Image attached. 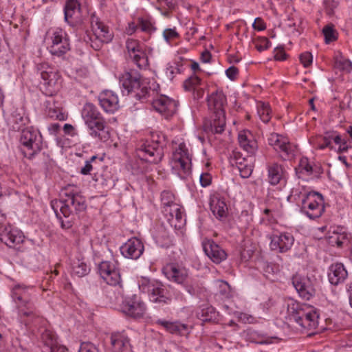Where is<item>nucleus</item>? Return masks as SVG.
<instances>
[{"mask_svg": "<svg viewBox=\"0 0 352 352\" xmlns=\"http://www.w3.org/2000/svg\"><path fill=\"white\" fill-rule=\"evenodd\" d=\"M163 36L166 42L170 43L179 38V34L176 31L175 28H168L164 30L163 32Z\"/></svg>", "mask_w": 352, "mask_h": 352, "instance_id": "49530a36", "label": "nucleus"}, {"mask_svg": "<svg viewBox=\"0 0 352 352\" xmlns=\"http://www.w3.org/2000/svg\"><path fill=\"white\" fill-rule=\"evenodd\" d=\"M89 272V268L86 263L77 261L73 264L72 273L78 277L87 275Z\"/></svg>", "mask_w": 352, "mask_h": 352, "instance_id": "79ce46f5", "label": "nucleus"}, {"mask_svg": "<svg viewBox=\"0 0 352 352\" xmlns=\"http://www.w3.org/2000/svg\"><path fill=\"white\" fill-rule=\"evenodd\" d=\"M139 28L138 22H131L128 24V26L126 28V33L129 35H131L135 32V31Z\"/></svg>", "mask_w": 352, "mask_h": 352, "instance_id": "338daca9", "label": "nucleus"}, {"mask_svg": "<svg viewBox=\"0 0 352 352\" xmlns=\"http://www.w3.org/2000/svg\"><path fill=\"white\" fill-rule=\"evenodd\" d=\"M41 338L49 351L58 342L54 333L49 330H45L42 333Z\"/></svg>", "mask_w": 352, "mask_h": 352, "instance_id": "a19ab883", "label": "nucleus"}, {"mask_svg": "<svg viewBox=\"0 0 352 352\" xmlns=\"http://www.w3.org/2000/svg\"><path fill=\"white\" fill-rule=\"evenodd\" d=\"M203 248L206 254L214 263H219L227 257L226 252L212 241H204L203 242Z\"/></svg>", "mask_w": 352, "mask_h": 352, "instance_id": "393cba45", "label": "nucleus"}, {"mask_svg": "<svg viewBox=\"0 0 352 352\" xmlns=\"http://www.w3.org/2000/svg\"><path fill=\"white\" fill-rule=\"evenodd\" d=\"M51 206L56 217L61 219L60 214L65 217H69L74 212L85 210V198L74 190L73 186H68L61 190L60 199L52 200Z\"/></svg>", "mask_w": 352, "mask_h": 352, "instance_id": "f257e3e1", "label": "nucleus"}, {"mask_svg": "<svg viewBox=\"0 0 352 352\" xmlns=\"http://www.w3.org/2000/svg\"><path fill=\"white\" fill-rule=\"evenodd\" d=\"M78 352H99V350L93 343L84 342L80 344Z\"/></svg>", "mask_w": 352, "mask_h": 352, "instance_id": "603ef678", "label": "nucleus"}, {"mask_svg": "<svg viewBox=\"0 0 352 352\" xmlns=\"http://www.w3.org/2000/svg\"><path fill=\"white\" fill-rule=\"evenodd\" d=\"M20 143L25 157L31 158L39 153L44 146L43 137L40 132L32 128L23 129L20 136Z\"/></svg>", "mask_w": 352, "mask_h": 352, "instance_id": "0eeeda50", "label": "nucleus"}, {"mask_svg": "<svg viewBox=\"0 0 352 352\" xmlns=\"http://www.w3.org/2000/svg\"><path fill=\"white\" fill-rule=\"evenodd\" d=\"M126 54L140 68H146L148 65V57L143 50V46L139 41L128 38L126 41Z\"/></svg>", "mask_w": 352, "mask_h": 352, "instance_id": "2eb2a0df", "label": "nucleus"}, {"mask_svg": "<svg viewBox=\"0 0 352 352\" xmlns=\"http://www.w3.org/2000/svg\"><path fill=\"white\" fill-rule=\"evenodd\" d=\"M96 158V156H92L89 161L86 162L85 165L80 170V173L82 175H88L90 173L91 170L93 169L91 162H93Z\"/></svg>", "mask_w": 352, "mask_h": 352, "instance_id": "4d7b16f0", "label": "nucleus"}, {"mask_svg": "<svg viewBox=\"0 0 352 352\" xmlns=\"http://www.w3.org/2000/svg\"><path fill=\"white\" fill-rule=\"evenodd\" d=\"M28 118L25 116V113L21 109L13 111L8 120L10 129L14 131H22V130L24 129L23 127L28 124Z\"/></svg>", "mask_w": 352, "mask_h": 352, "instance_id": "cd10ccee", "label": "nucleus"}, {"mask_svg": "<svg viewBox=\"0 0 352 352\" xmlns=\"http://www.w3.org/2000/svg\"><path fill=\"white\" fill-rule=\"evenodd\" d=\"M257 112L261 120L267 123L271 118V109L267 103L259 102L257 104Z\"/></svg>", "mask_w": 352, "mask_h": 352, "instance_id": "ea45409f", "label": "nucleus"}, {"mask_svg": "<svg viewBox=\"0 0 352 352\" xmlns=\"http://www.w3.org/2000/svg\"><path fill=\"white\" fill-rule=\"evenodd\" d=\"M287 318L307 330H315L319 324V314L316 308L289 299L287 301Z\"/></svg>", "mask_w": 352, "mask_h": 352, "instance_id": "f03ea898", "label": "nucleus"}, {"mask_svg": "<svg viewBox=\"0 0 352 352\" xmlns=\"http://www.w3.org/2000/svg\"><path fill=\"white\" fill-rule=\"evenodd\" d=\"M122 312L133 318H140L146 313V305L140 297L133 295L126 298L121 305Z\"/></svg>", "mask_w": 352, "mask_h": 352, "instance_id": "dca6fc26", "label": "nucleus"}, {"mask_svg": "<svg viewBox=\"0 0 352 352\" xmlns=\"http://www.w3.org/2000/svg\"><path fill=\"white\" fill-rule=\"evenodd\" d=\"M170 165L173 171L181 178H185L190 173L191 157L185 144H179L173 152Z\"/></svg>", "mask_w": 352, "mask_h": 352, "instance_id": "9b49d317", "label": "nucleus"}, {"mask_svg": "<svg viewBox=\"0 0 352 352\" xmlns=\"http://www.w3.org/2000/svg\"><path fill=\"white\" fill-rule=\"evenodd\" d=\"M270 146L280 154L283 160L289 159L294 155V146L289 142L287 138L278 133H271L267 139Z\"/></svg>", "mask_w": 352, "mask_h": 352, "instance_id": "4468645a", "label": "nucleus"}, {"mask_svg": "<svg viewBox=\"0 0 352 352\" xmlns=\"http://www.w3.org/2000/svg\"><path fill=\"white\" fill-rule=\"evenodd\" d=\"M301 209L311 219L321 217L324 211L323 197L316 192L307 193L302 199Z\"/></svg>", "mask_w": 352, "mask_h": 352, "instance_id": "f8f14e48", "label": "nucleus"}, {"mask_svg": "<svg viewBox=\"0 0 352 352\" xmlns=\"http://www.w3.org/2000/svg\"><path fill=\"white\" fill-rule=\"evenodd\" d=\"M138 27L142 32L149 33L153 30V26L149 21L144 19L142 18H138Z\"/></svg>", "mask_w": 352, "mask_h": 352, "instance_id": "3c124183", "label": "nucleus"}, {"mask_svg": "<svg viewBox=\"0 0 352 352\" xmlns=\"http://www.w3.org/2000/svg\"><path fill=\"white\" fill-rule=\"evenodd\" d=\"M36 68L43 81L45 94L48 96L54 95L59 89L61 84L58 70L47 63L38 64Z\"/></svg>", "mask_w": 352, "mask_h": 352, "instance_id": "9d476101", "label": "nucleus"}, {"mask_svg": "<svg viewBox=\"0 0 352 352\" xmlns=\"http://www.w3.org/2000/svg\"><path fill=\"white\" fill-rule=\"evenodd\" d=\"M5 221V214L0 212V241L10 248H16L24 241L25 236L19 229L3 226Z\"/></svg>", "mask_w": 352, "mask_h": 352, "instance_id": "ddd939ff", "label": "nucleus"}, {"mask_svg": "<svg viewBox=\"0 0 352 352\" xmlns=\"http://www.w3.org/2000/svg\"><path fill=\"white\" fill-rule=\"evenodd\" d=\"M216 284L219 289L217 295H219L221 299H229L233 297L234 292L227 282L219 280Z\"/></svg>", "mask_w": 352, "mask_h": 352, "instance_id": "4c0bfd02", "label": "nucleus"}, {"mask_svg": "<svg viewBox=\"0 0 352 352\" xmlns=\"http://www.w3.org/2000/svg\"><path fill=\"white\" fill-rule=\"evenodd\" d=\"M207 102L208 109L212 115L209 125L205 124V127L212 133L221 134L226 128V96L221 91H217L208 96Z\"/></svg>", "mask_w": 352, "mask_h": 352, "instance_id": "20e7f679", "label": "nucleus"}, {"mask_svg": "<svg viewBox=\"0 0 352 352\" xmlns=\"http://www.w3.org/2000/svg\"><path fill=\"white\" fill-rule=\"evenodd\" d=\"M212 177L211 175L208 173H202L200 175V183L202 186L206 187L210 184L211 183Z\"/></svg>", "mask_w": 352, "mask_h": 352, "instance_id": "680f3d73", "label": "nucleus"}, {"mask_svg": "<svg viewBox=\"0 0 352 352\" xmlns=\"http://www.w3.org/2000/svg\"><path fill=\"white\" fill-rule=\"evenodd\" d=\"M45 39L52 55L61 56L70 50L68 36L61 28H50L46 33Z\"/></svg>", "mask_w": 352, "mask_h": 352, "instance_id": "6e6552de", "label": "nucleus"}, {"mask_svg": "<svg viewBox=\"0 0 352 352\" xmlns=\"http://www.w3.org/2000/svg\"><path fill=\"white\" fill-rule=\"evenodd\" d=\"M201 85V79L197 76H192L187 79L184 84V89L186 91H192L199 87Z\"/></svg>", "mask_w": 352, "mask_h": 352, "instance_id": "c03bdc74", "label": "nucleus"}, {"mask_svg": "<svg viewBox=\"0 0 352 352\" xmlns=\"http://www.w3.org/2000/svg\"><path fill=\"white\" fill-rule=\"evenodd\" d=\"M120 82L127 94L134 92L139 98L154 95L159 87L155 81L142 79L140 74L134 71L124 72L120 78Z\"/></svg>", "mask_w": 352, "mask_h": 352, "instance_id": "7ed1b4c3", "label": "nucleus"}, {"mask_svg": "<svg viewBox=\"0 0 352 352\" xmlns=\"http://www.w3.org/2000/svg\"><path fill=\"white\" fill-rule=\"evenodd\" d=\"M174 195L169 191H163L161 195V199L164 206H167L175 204Z\"/></svg>", "mask_w": 352, "mask_h": 352, "instance_id": "864d4df0", "label": "nucleus"}, {"mask_svg": "<svg viewBox=\"0 0 352 352\" xmlns=\"http://www.w3.org/2000/svg\"><path fill=\"white\" fill-rule=\"evenodd\" d=\"M101 278L110 285H120L121 277L117 264L113 261H102L98 265Z\"/></svg>", "mask_w": 352, "mask_h": 352, "instance_id": "f3484780", "label": "nucleus"}, {"mask_svg": "<svg viewBox=\"0 0 352 352\" xmlns=\"http://www.w3.org/2000/svg\"><path fill=\"white\" fill-rule=\"evenodd\" d=\"M85 124L89 129L91 136L98 138L103 142H106L110 138L109 128L106 126L102 116Z\"/></svg>", "mask_w": 352, "mask_h": 352, "instance_id": "aec40b11", "label": "nucleus"}, {"mask_svg": "<svg viewBox=\"0 0 352 352\" xmlns=\"http://www.w3.org/2000/svg\"><path fill=\"white\" fill-rule=\"evenodd\" d=\"M165 145V137L162 134L153 133L151 142L146 141L137 149V156L143 161L157 164L164 156Z\"/></svg>", "mask_w": 352, "mask_h": 352, "instance_id": "423d86ee", "label": "nucleus"}, {"mask_svg": "<svg viewBox=\"0 0 352 352\" xmlns=\"http://www.w3.org/2000/svg\"><path fill=\"white\" fill-rule=\"evenodd\" d=\"M249 338L248 339L253 342L258 344H266L267 343L263 338H261L256 331L250 330L248 331Z\"/></svg>", "mask_w": 352, "mask_h": 352, "instance_id": "6e6d98bb", "label": "nucleus"}, {"mask_svg": "<svg viewBox=\"0 0 352 352\" xmlns=\"http://www.w3.org/2000/svg\"><path fill=\"white\" fill-rule=\"evenodd\" d=\"M300 60L305 67H308L313 61L312 54L309 52H304L300 54Z\"/></svg>", "mask_w": 352, "mask_h": 352, "instance_id": "5fc2aeb1", "label": "nucleus"}, {"mask_svg": "<svg viewBox=\"0 0 352 352\" xmlns=\"http://www.w3.org/2000/svg\"><path fill=\"white\" fill-rule=\"evenodd\" d=\"M80 3L78 0H67L65 6V19L69 23L78 20L80 16Z\"/></svg>", "mask_w": 352, "mask_h": 352, "instance_id": "473e14b6", "label": "nucleus"}, {"mask_svg": "<svg viewBox=\"0 0 352 352\" xmlns=\"http://www.w3.org/2000/svg\"><path fill=\"white\" fill-rule=\"evenodd\" d=\"M182 285H184L186 291L190 295L194 296L197 294L199 292V287L195 282L190 280L189 277L188 278L186 282Z\"/></svg>", "mask_w": 352, "mask_h": 352, "instance_id": "a18cd8bd", "label": "nucleus"}, {"mask_svg": "<svg viewBox=\"0 0 352 352\" xmlns=\"http://www.w3.org/2000/svg\"><path fill=\"white\" fill-rule=\"evenodd\" d=\"M163 273L170 281L184 284L189 277L188 270L177 263H168L163 267Z\"/></svg>", "mask_w": 352, "mask_h": 352, "instance_id": "6ab92c4d", "label": "nucleus"}, {"mask_svg": "<svg viewBox=\"0 0 352 352\" xmlns=\"http://www.w3.org/2000/svg\"><path fill=\"white\" fill-rule=\"evenodd\" d=\"M322 33L325 38V42L327 43L332 42L337 38V33L336 30L333 28V25H327L324 26L322 30Z\"/></svg>", "mask_w": 352, "mask_h": 352, "instance_id": "37998d69", "label": "nucleus"}, {"mask_svg": "<svg viewBox=\"0 0 352 352\" xmlns=\"http://www.w3.org/2000/svg\"><path fill=\"white\" fill-rule=\"evenodd\" d=\"M120 251L124 257L137 259L142 254L144 245L140 239L133 237L121 246Z\"/></svg>", "mask_w": 352, "mask_h": 352, "instance_id": "4be33fe9", "label": "nucleus"}, {"mask_svg": "<svg viewBox=\"0 0 352 352\" xmlns=\"http://www.w3.org/2000/svg\"><path fill=\"white\" fill-rule=\"evenodd\" d=\"M34 289L21 284L15 285L12 289V297L16 303L21 316L30 318L23 322L25 326L32 322V319L37 317L31 296Z\"/></svg>", "mask_w": 352, "mask_h": 352, "instance_id": "39448f33", "label": "nucleus"}, {"mask_svg": "<svg viewBox=\"0 0 352 352\" xmlns=\"http://www.w3.org/2000/svg\"><path fill=\"white\" fill-rule=\"evenodd\" d=\"M210 206L212 212L217 219H223L227 217L228 206L224 199L214 196L210 199Z\"/></svg>", "mask_w": 352, "mask_h": 352, "instance_id": "7c9ffc66", "label": "nucleus"}, {"mask_svg": "<svg viewBox=\"0 0 352 352\" xmlns=\"http://www.w3.org/2000/svg\"><path fill=\"white\" fill-rule=\"evenodd\" d=\"M158 89L159 87L157 89ZM155 94L157 95L156 98H155L152 102L153 109L164 116L166 118L173 116L177 111V102L166 96H158V91L157 93H155L154 95L151 96H155Z\"/></svg>", "mask_w": 352, "mask_h": 352, "instance_id": "a211bd4d", "label": "nucleus"}, {"mask_svg": "<svg viewBox=\"0 0 352 352\" xmlns=\"http://www.w3.org/2000/svg\"><path fill=\"white\" fill-rule=\"evenodd\" d=\"M253 28L256 30L262 31L265 30L266 25L261 18L258 17L254 20Z\"/></svg>", "mask_w": 352, "mask_h": 352, "instance_id": "e2e57ef3", "label": "nucleus"}, {"mask_svg": "<svg viewBox=\"0 0 352 352\" xmlns=\"http://www.w3.org/2000/svg\"><path fill=\"white\" fill-rule=\"evenodd\" d=\"M81 116L85 123L101 116V114L95 105L90 102H87L81 111Z\"/></svg>", "mask_w": 352, "mask_h": 352, "instance_id": "c9c22d12", "label": "nucleus"}, {"mask_svg": "<svg viewBox=\"0 0 352 352\" xmlns=\"http://www.w3.org/2000/svg\"><path fill=\"white\" fill-rule=\"evenodd\" d=\"M49 352H68L67 349L63 346L59 344L58 342L54 346Z\"/></svg>", "mask_w": 352, "mask_h": 352, "instance_id": "774afa93", "label": "nucleus"}, {"mask_svg": "<svg viewBox=\"0 0 352 352\" xmlns=\"http://www.w3.org/2000/svg\"><path fill=\"white\" fill-rule=\"evenodd\" d=\"M240 146L252 157L258 148V145L253 133L249 130L241 131L238 134Z\"/></svg>", "mask_w": 352, "mask_h": 352, "instance_id": "b1692460", "label": "nucleus"}, {"mask_svg": "<svg viewBox=\"0 0 352 352\" xmlns=\"http://www.w3.org/2000/svg\"><path fill=\"white\" fill-rule=\"evenodd\" d=\"M292 283L303 299L309 300L315 294L312 283L307 277L296 274L292 278Z\"/></svg>", "mask_w": 352, "mask_h": 352, "instance_id": "412c9836", "label": "nucleus"}, {"mask_svg": "<svg viewBox=\"0 0 352 352\" xmlns=\"http://www.w3.org/2000/svg\"><path fill=\"white\" fill-rule=\"evenodd\" d=\"M91 24V33L87 34L84 39L94 50H99L104 43L112 40L113 34L109 32V28L98 18L93 17Z\"/></svg>", "mask_w": 352, "mask_h": 352, "instance_id": "1a4fd4ad", "label": "nucleus"}, {"mask_svg": "<svg viewBox=\"0 0 352 352\" xmlns=\"http://www.w3.org/2000/svg\"><path fill=\"white\" fill-rule=\"evenodd\" d=\"M294 242V238L288 232L274 234L271 237L270 245L272 250H278L280 252H285L291 249Z\"/></svg>", "mask_w": 352, "mask_h": 352, "instance_id": "5701e85b", "label": "nucleus"}, {"mask_svg": "<svg viewBox=\"0 0 352 352\" xmlns=\"http://www.w3.org/2000/svg\"><path fill=\"white\" fill-rule=\"evenodd\" d=\"M138 283L140 288L142 290L143 292L145 293L147 292V289L150 288V286L153 285V284L148 278H141Z\"/></svg>", "mask_w": 352, "mask_h": 352, "instance_id": "13d9d810", "label": "nucleus"}, {"mask_svg": "<svg viewBox=\"0 0 352 352\" xmlns=\"http://www.w3.org/2000/svg\"><path fill=\"white\" fill-rule=\"evenodd\" d=\"M101 107L108 113H113L119 108L118 98L112 91H102L98 97Z\"/></svg>", "mask_w": 352, "mask_h": 352, "instance_id": "a878e982", "label": "nucleus"}, {"mask_svg": "<svg viewBox=\"0 0 352 352\" xmlns=\"http://www.w3.org/2000/svg\"><path fill=\"white\" fill-rule=\"evenodd\" d=\"M146 293L151 294V299L153 302L168 303L170 301V298L164 296V289L162 285L159 284L155 285L153 283V285H151L150 288L147 289Z\"/></svg>", "mask_w": 352, "mask_h": 352, "instance_id": "f704fd0d", "label": "nucleus"}, {"mask_svg": "<svg viewBox=\"0 0 352 352\" xmlns=\"http://www.w3.org/2000/svg\"><path fill=\"white\" fill-rule=\"evenodd\" d=\"M330 239L332 243H335L338 247H341L344 243L345 236L343 234L339 235L336 234L333 236H331Z\"/></svg>", "mask_w": 352, "mask_h": 352, "instance_id": "bf43d9fd", "label": "nucleus"}, {"mask_svg": "<svg viewBox=\"0 0 352 352\" xmlns=\"http://www.w3.org/2000/svg\"><path fill=\"white\" fill-rule=\"evenodd\" d=\"M249 159L241 157L239 153H234V163L238 168L240 175L243 178H248L253 171V157H249Z\"/></svg>", "mask_w": 352, "mask_h": 352, "instance_id": "bb28decb", "label": "nucleus"}, {"mask_svg": "<svg viewBox=\"0 0 352 352\" xmlns=\"http://www.w3.org/2000/svg\"><path fill=\"white\" fill-rule=\"evenodd\" d=\"M164 212L166 216H169L168 220L171 223H173L174 219L177 222H180L182 219L181 208L175 203L167 206H164Z\"/></svg>", "mask_w": 352, "mask_h": 352, "instance_id": "e433bc0d", "label": "nucleus"}, {"mask_svg": "<svg viewBox=\"0 0 352 352\" xmlns=\"http://www.w3.org/2000/svg\"><path fill=\"white\" fill-rule=\"evenodd\" d=\"M270 41L266 37H262L255 41V47L258 51L262 52L270 47Z\"/></svg>", "mask_w": 352, "mask_h": 352, "instance_id": "09e8293b", "label": "nucleus"}, {"mask_svg": "<svg viewBox=\"0 0 352 352\" xmlns=\"http://www.w3.org/2000/svg\"><path fill=\"white\" fill-rule=\"evenodd\" d=\"M212 314H214V309L208 307L202 309L200 312L197 313V316L203 321L210 320L212 318L211 316Z\"/></svg>", "mask_w": 352, "mask_h": 352, "instance_id": "8fccbe9b", "label": "nucleus"}, {"mask_svg": "<svg viewBox=\"0 0 352 352\" xmlns=\"http://www.w3.org/2000/svg\"><path fill=\"white\" fill-rule=\"evenodd\" d=\"M335 67L349 72L352 69V63L339 53L335 58Z\"/></svg>", "mask_w": 352, "mask_h": 352, "instance_id": "58836bf2", "label": "nucleus"}, {"mask_svg": "<svg viewBox=\"0 0 352 352\" xmlns=\"http://www.w3.org/2000/svg\"><path fill=\"white\" fill-rule=\"evenodd\" d=\"M322 140L323 142L318 145V148L324 149L325 148H329L331 150L333 148V146L331 145V137L329 135L324 137Z\"/></svg>", "mask_w": 352, "mask_h": 352, "instance_id": "0e129e2a", "label": "nucleus"}, {"mask_svg": "<svg viewBox=\"0 0 352 352\" xmlns=\"http://www.w3.org/2000/svg\"><path fill=\"white\" fill-rule=\"evenodd\" d=\"M268 181L270 184L275 186L280 182L284 177V171L281 165L272 163L267 167Z\"/></svg>", "mask_w": 352, "mask_h": 352, "instance_id": "72a5a7b5", "label": "nucleus"}, {"mask_svg": "<svg viewBox=\"0 0 352 352\" xmlns=\"http://www.w3.org/2000/svg\"><path fill=\"white\" fill-rule=\"evenodd\" d=\"M111 344L116 352H131L129 340L123 333H112L111 336Z\"/></svg>", "mask_w": 352, "mask_h": 352, "instance_id": "c756f323", "label": "nucleus"}, {"mask_svg": "<svg viewBox=\"0 0 352 352\" xmlns=\"http://www.w3.org/2000/svg\"><path fill=\"white\" fill-rule=\"evenodd\" d=\"M156 324L162 326L166 329V331L172 334L181 336L183 335L188 329L187 324H182L178 321L171 322L159 319L156 321Z\"/></svg>", "mask_w": 352, "mask_h": 352, "instance_id": "2f4dec72", "label": "nucleus"}, {"mask_svg": "<svg viewBox=\"0 0 352 352\" xmlns=\"http://www.w3.org/2000/svg\"><path fill=\"white\" fill-rule=\"evenodd\" d=\"M298 171L299 173H305L308 175L312 173V166L309 164L307 158L300 160Z\"/></svg>", "mask_w": 352, "mask_h": 352, "instance_id": "de8ad7c7", "label": "nucleus"}, {"mask_svg": "<svg viewBox=\"0 0 352 352\" xmlns=\"http://www.w3.org/2000/svg\"><path fill=\"white\" fill-rule=\"evenodd\" d=\"M239 319L241 322L244 323H254L255 322V318L246 313H240L239 316Z\"/></svg>", "mask_w": 352, "mask_h": 352, "instance_id": "052dcab7", "label": "nucleus"}, {"mask_svg": "<svg viewBox=\"0 0 352 352\" xmlns=\"http://www.w3.org/2000/svg\"><path fill=\"white\" fill-rule=\"evenodd\" d=\"M226 76L230 79V80H235L238 74H239V69L234 67V66H232L230 67H229L226 71Z\"/></svg>", "mask_w": 352, "mask_h": 352, "instance_id": "69168bd1", "label": "nucleus"}, {"mask_svg": "<svg viewBox=\"0 0 352 352\" xmlns=\"http://www.w3.org/2000/svg\"><path fill=\"white\" fill-rule=\"evenodd\" d=\"M347 276V271L342 263L333 264L329 268L328 277L332 285H337L343 283Z\"/></svg>", "mask_w": 352, "mask_h": 352, "instance_id": "c85d7f7f", "label": "nucleus"}]
</instances>
